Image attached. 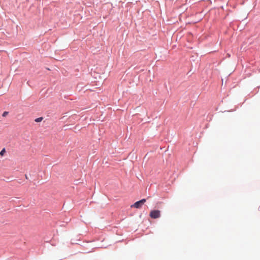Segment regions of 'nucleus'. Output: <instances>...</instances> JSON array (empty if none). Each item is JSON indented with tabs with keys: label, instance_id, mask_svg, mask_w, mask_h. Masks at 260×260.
Returning a JSON list of instances; mask_svg holds the SVG:
<instances>
[{
	"label": "nucleus",
	"instance_id": "1",
	"mask_svg": "<svg viewBox=\"0 0 260 260\" xmlns=\"http://www.w3.org/2000/svg\"><path fill=\"white\" fill-rule=\"evenodd\" d=\"M149 215L152 218H158L160 216V211L158 210H152L150 212Z\"/></svg>",
	"mask_w": 260,
	"mask_h": 260
},
{
	"label": "nucleus",
	"instance_id": "3",
	"mask_svg": "<svg viewBox=\"0 0 260 260\" xmlns=\"http://www.w3.org/2000/svg\"><path fill=\"white\" fill-rule=\"evenodd\" d=\"M5 153H6V149H5V148H3L0 152V156H3Z\"/></svg>",
	"mask_w": 260,
	"mask_h": 260
},
{
	"label": "nucleus",
	"instance_id": "2",
	"mask_svg": "<svg viewBox=\"0 0 260 260\" xmlns=\"http://www.w3.org/2000/svg\"><path fill=\"white\" fill-rule=\"evenodd\" d=\"M146 200L143 199L140 201H137L133 205H131V208H140L146 202Z\"/></svg>",
	"mask_w": 260,
	"mask_h": 260
},
{
	"label": "nucleus",
	"instance_id": "6",
	"mask_svg": "<svg viewBox=\"0 0 260 260\" xmlns=\"http://www.w3.org/2000/svg\"><path fill=\"white\" fill-rule=\"evenodd\" d=\"M259 210L260 211V207H259Z\"/></svg>",
	"mask_w": 260,
	"mask_h": 260
},
{
	"label": "nucleus",
	"instance_id": "4",
	"mask_svg": "<svg viewBox=\"0 0 260 260\" xmlns=\"http://www.w3.org/2000/svg\"><path fill=\"white\" fill-rule=\"evenodd\" d=\"M42 120H43L42 117H39L35 119V121L37 122H41Z\"/></svg>",
	"mask_w": 260,
	"mask_h": 260
},
{
	"label": "nucleus",
	"instance_id": "5",
	"mask_svg": "<svg viewBox=\"0 0 260 260\" xmlns=\"http://www.w3.org/2000/svg\"><path fill=\"white\" fill-rule=\"evenodd\" d=\"M8 114V112H4L3 114V116L5 117L6 116V115H7Z\"/></svg>",
	"mask_w": 260,
	"mask_h": 260
}]
</instances>
